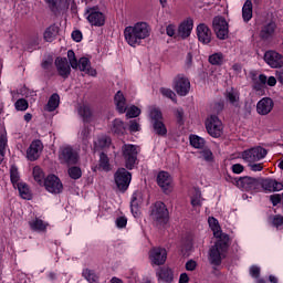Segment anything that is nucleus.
Segmentation results:
<instances>
[{
  "instance_id": "nucleus-35",
  "label": "nucleus",
  "mask_w": 283,
  "mask_h": 283,
  "mask_svg": "<svg viewBox=\"0 0 283 283\" xmlns=\"http://www.w3.org/2000/svg\"><path fill=\"white\" fill-rule=\"evenodd\" d=\"M33 178L35 182L40 185V187H43V185L45 184V172H43V169H41V167H33Z\"/></svg>"
},
{
  "instance_id": "nucleus-62",
  "label": "nucleus",
  "mask_w": 283,
  "mask_h": 283,
  "mask_svg": "<svg viewBox=\"0 0 283 283\" xmlns=\"http://www.w3.org/2000/svg\"><path fill=\"white\" fill-rule=\"evenodd\" d=\"M250 275H251V277H255V279L260 277V268L256 265L251 266Z\"/></svg>"
},
{
  "instance_id": "nucleus-34",
  "label": "nucleus",
  "mask_w": 283,
  "mask_h": 283,
  "mask_svg": "<svg viewBox=\"0 0 283 283\" xmlns=\"http://www.w3.org/2000/svg\"><path fill=\"white\" fill-rule=\"evenodd\" d=\"M98 169L101 171H112V165L109 164V157L105 153H101Z\"/></svg>"
},
{
  "instance_id": "nucleus-11",
  "label": "nucleus",
  "mask_w": 283,
  "mask_h": 283,
  "mask_svg": "<svg viewBox=\"0 0 283 283\" xmlns=\"http://www.w3.org/2000/svg\"><path fill=\"white\" fill-rule=\"evenodd\" d=\"M59 158L66 165H76V163H78V153H76L72 146H62L60 148Z\"/></svg>"
},
{
  "instance_id": "nucleus-27",
  "label": "nucleus",
  "mask_w": 283,
  "mask_h": 283,
  "mask_svg": "<svg viewBox=\"0 0 283 283\" xmlns=\"http://www.w3.org/2000/svg\"><path fill=\"white\" fill-rule=\"evenodd\" d=\"M29 226L32 231H36L38 233H45V231H48V222L36 217L29 221Z\"/></svg>"
},
{
  "instance_id": "nucleus-13",
  "label": "nucleus",
  "mask_w": 283,
  "mask_h": 283,
  "mask_svg": "<svg viewBox=\"0 0 283 283\" xmlns=\"http://www.w3.org/2000/svg\"><path fill=\"white\" fill-rule=\"evenodd\" d=\"M264 61L273 70H280L283 67V55L276 51H266L264 53Z\"/></svg>"
},
{
  "instance_id": "nucleus-4",
  "label": "nucleus",
  "mask_w": 283,
  "mask_h": 283,
  "mask_svg": "<svg viewBox=\"0 0 283 283\" xmlns=\"http://www.w3.org/2000/svg\"><path fill=\"white\" fill-rule=\"evenodd\" d=\"M150 218L157 222V224H166L169 218V210H167V206H165L163 201L155 202L150 209Z\"/></svg>"
},
{
  "instance_id": "nucleus-38",
  "label": "nucleus",
  "mask_w": 283,
  "mask_h": 283,
  "mask_svg": "<svg viewBox=\"0 0 283 283\" xmlns=\"http://www.w3.org/2000/svg\"><path fill=\"white\" fill-rule=\"evenodd\" d=\"M153 129L157 136H167V126H165V123L163 120L155 122L153 124Z\"/></svg>"
},
{
  "instance_id": "nucleus-42",
  "label": "nucleus",
  "mask_w": 283,
  "mask_h": 283,
  "mask_svg": "<svg viewBox=\"0 0 283 283\" xmlns=\"http://www.w3.org/2000/svg\"><path fill=\"white\" fill-rule=\"evenodd\" d=\"M227 99L229 101V103H231V105H233L234 107H238L240 95L233 88H231L227 93Z\"/></svg>"
},
{
  "instance_id": "nucleus-61",
  "label": "nucleus",
  "mask_w": 283,
  "mask_h": 283,
  "mask_svg": "<svg viewBox=\"0 0 283 283\" xmlns=\"http://www.w3.org/2000/svg\"><path fill=\"white\" fill-rule=\"evenodd\" d=\"M272 224L274 226V227H282L283 226V217L282 216H280V214H276L274 218H273V220H272Z\"/></svg>"
},
{
  "instance_id": "nucleus-59",
  "label": "nucleus",
  "mask_w": 283,
  "mask_h": 283,
  "mask_svg": "<svg viewBox=\"0 0 283 283\" xmlns=\"http://www.w3.org/2000/svg\"><path fill=\"white\" fill-rule=\"evenodd\" d=\"M198 263L195 260L186 262V271H196Z\"/></svg>"
},
{
  "instance_id": "nucleus-6",
  "label": "nucleus",
  "mask_w": 283,
  "mask_h": 283,
  "mask_svg": "<svg viewBox=\"0 0 283 283\" xmlns=\"http://www.w3.org/2000/svg\"><path fill=\"white\" fill-rule=\"evenodd\" d=\"M266 149L262 148L261 146H256L253 148H249L242 153V159L244 163H248V165H251L253 163H258V160H262V158H266Z\"/></svg>"
},
{
  "instance_id": "nucleus-53",
  "label": "nucleus",
  "mask_w": 283,
  "mask_h": 283,
  "mask_svg": "<svg viewBox=\"0 0 283 283\" xmlns=\"http://www.w3.org/2000/svg\"><path fill=\"white\" fill-rule=\"evenodd\" d=\"M91 129L87 126H84L80 132V138L84 143V145H87V139L90 138Z\"/></svg>"
},
{
  "instance_id": "nucleus-48",
  "label": "nucleus",
  "mask_w": 283,
  "mask_h": 283,
  "mask_svg": "<svg viewBox=\"0 0 283 283\" xmlns=\"http://www.w3.org/2000/svg\"><path fill=\"white\" fill-rule=\"evenodd\" d=\"M67 59L71 67L73 70H78V61L76 60V54L72 50L67 51Z\"/></svg>"
},
{
  "instance_id": "nucleus-10",
  "label": "nucleus",
  "mask_w": 283,
  "mask_h": 283,
  "mask_svg": "<svg viewBox=\"0 0 283 283\" xmlns=\"http://www.w3.org/2000/svg\"><path fill=\"white\" fill-rule=\"evenodd\" d=\"M232 182L241 191H255L260 187V180L252 177H240L239 179H233Z\"/></svg>"
},
{
  "instance_id": "nucleus-60",
  "label": "nucleus",
  "mask_w": 283,
  "mask_h": 283,
  "mask_svg": "<svg viewBox=\"0 0 283 283\" xmlns=\"http://www.w3.org/2000/svg\"><path fill=\"white\" fill-rule=\"evenodd\" d=\"M129 132H133V133L140 132V124H138V122H136L135 119L130 120Z\"/></svg>"
},
{
  "instance_id": "nucleus-17",
  "label": "nucleus",
  "mask_w": 283,
  "mask_h": 283,
  "mask_svg": "<svg viewBox=\"0 0 283 283\" xmlns=\"http://www.w3.org/2000/svg\"><path fill=\"white\" fill-rule=\"evenodd\" d=\"M41 151H43V143L39 139L33 140L27 149L28 160H31V163H33L34 160H39Z\"/></svg>"
},
{
  "instance_id": "nucleus-40",
  "label": "nucleus",
  "mask_w": 283,
  "mask_h": 283,
  "mask_svg": "<svg viewBox=\"0 0 283 283\" xmlns=\"http://www.w3.org/2000/svg\"><path fill=\"white\" fill-rule=\"evenodd\" d=\"M190 145L195 147V149H202V147H205V138L198 135H190Z\"/></svg>"
},
{
  "instance_id": "nucleus-14",
  "label": "nucleus",
  "mask_w": 283,
  "mask_h": 283,
  "mask_svg": "<svg viewBox=\"0 0 283 283\" xmlns=\"http://www.w3.org/2000/svg\"><path fill=\"white\" fill-rule=\"evenodd\" d=\"M149 260L156 266L165 264L167 262V250L165 248H153L149 251Z\"/></svg>"
},
{
  "instance_id": "nucleus-46",
  "label": "nucleus",
  "mask_w": 283,
  "mask_h": 283,
  "mask_svg": "<svg viewBox=\"0 0 283 283\" xmlns=\"http://www.w3.org/2000/svg\"><path fill=\"white\" fill-rule=\"evenodd\" d=\"M192 207H202V193L200 190H195V195L191 197Z\"/></svg>"
},
{
  "instance_id": "nucleus-18",
  "label": "nucleus",
  "mask_w": 283,
  "mask_h": 283,
  "mask_svg": "<svg viewBox=\"0 0 283 283\" xmlns=\"http://www.w3.org/2000/svg\"><path fill=\"white\" fill-rule=\"evenodd\" d=\"M273 99L271 97H263L261 101L256 104V112L260 114V116H268V114H271L273 112L274 107Z\"/></svg>"
},
{
  "instance_id": "nucleus-41",
  "label": "nucleus",
  "mask_w": 283,
  "mask_h": 283,
  "mask_svg": "<svg viewBox=\"0 0 283 283\" xmlns=\"http://www.w3.org/2000/svg\"><path fill=\"white\" fill-rule=\"evenodd\" d=\"M10 180L13 186H19V180H21V176L19 175V168L17 166H11L10 168Z\"/></svg>"
},
{
  "instance_id": "nucleus-16",
  "label": "nucleus",
  "mask_w": 283,
  "mask_h": 283,
  "mask_svg": "<svg viewBox=\"0 0 283 283\" xmlns=\"http://www.w3.org/2000/svg\"><path fill=\"white\" fill-rule=\"evenodd\" d=\"M143 202H145L143 191H135L130 199V211L134 218H138L140 216V205H143Z\"/></svg>"
},
{
  "instance_id": "nucleus-36",
  "label": "nucleus",
  "mask_w": 283,
  "mask_h": 283,
  "mask_svg": "<svg viewBox=\"0 0 283 283\" xmlns=\"http://www.w3.org/2000/svg\"><path fill=\"white\" fill-rule=\"evenodd\" d=\"M111 130L117 136H123V134H125V123H123L120 119L113 120Z\"/></svg>"
},
{
  "instance_id": "nucleus-15",
  "label": "nucleus",
  "mask_w": 283,
  "mask_h": 283,
  "mask_svg": "<svg viewBox=\"0 0 283 283\" xmlns=\"http://www.w3.org/2000/svg\"><path fill=\"white\" fill-rule=\"evenodd\" d=\"M189 90H191V82H189V78L182 75L175 78V91L179 96H187Z\"/></svg>"
},
{
  "instance_id": "nucleus-37",
  "label": "nucleus",
  "mask_w": 283,
  "mask_h": 283,
  "mask_svg": "<svg viewBox=\"0 0 283 283\" xmlns=\"http://www.w3.org/2000/svg\"><path fill=\"white\" fill-rule=\"evenodd\" d=\"M18 191L23 200L32 199V192H30V187H28L25 184H18Z\"/></svg>"
},
{
  "instance_id": "nucleus-9",
  "label": "nucleus",
  "mask_w": 283,
  "mask_h": 283,
  "mask_svg": "<svg viewBox=\"0 0 283 283\" xmlns=\"http://www.w3.org/2000/svg\"><path fill=\"white\" fill-rule=\"evenodd\" d=\"M212 28L216 35L221 40L228 39L229 36V22L223 17H216L212 21Z\"/></svg>"
},
{
  "instance_id": "nucleus-22",
  "label": "nucleus",
  "mask_w": 283,
  "mask_h": 283,
  "mask_svg": "<svg viewBox=\"0 0 283 283\" xmlns=\"http://www.w3.org/2000/svg\"><path fill=\"white\" fill-rule=\"evenodd\" d=\"M197 36L200 43H203V45L211 43V29H209V27H207L205 23L199 24L197 27Z\"/></svg>"
},
{
  "instance_id": "nucleus-25",
  "label": "nucleus",
  "mask_w": 283,
  "mask_h": 283,
  "mask_svg": "<svg viewBox=\"0 0 283 283\" xmlns=\"http://www.w3.org/2000/svg\"><path fill=\"white\" fill-rule=\"evenodd\" d=\"M157 277L159 282L171 283L174 282V271L169 268H161L157 271Z\"/></svg>"
},
{
  "instance_id": "nucleus-49",
  "label": "nucleus",
  "mask_w": 283,
  "mask_h": 283,
  "mask_svg": "<svg viewBox=\"0 0 283 283\" xmlns=\"http://www.w3.org/2000/svg\"><path fill=\"white\" fill-rule=\"evenodd\" d=\"M69 176L73 180H78V178H81V176H83V171L81 170V168L74 166L69 169Z\"/></svg>"
},
{
  "instance_id": "nucleus-58",
  "label": "nucleus",
  "mask_w": 283,
  "mask_h": 283,
  "mask_svg": "<svg viewBox=\"0 0 283 283\" xmlns=\"http://www.w3.org/2000/svg\"><path fill=\"white\" fill-rule=\"evenodd\" d=\"M166 34H167V36H176V25L175 24H168L166 27Z\"/></svg>"
},
{
  "instance_id": "nucleus-52",
  "label": "nucleus",
  "mask_w": 283,
  "mask_h": 283,
  "mask_svg": "<svg viewBox=\"0 0 283 283\" xmlns=\"http://www.w3.org/2000/svg\"><path fill=\"white\" fill-rule=\"evenodd\" d=\"M200 158L206 163H213V153L210 149H203L200 151Z\"/></svg>"
},
{
  "instance_id": "nucleus-23",
  "label": "nucleus",
  "mask_w": 283,
  "mask_h": 283,
  "mask_svg": "<svg viewBox=\"0 0 283 283\" xmlns=\"http://www.w3.org/2000/svg\"><path fill=\"white\" fill-rule=\"evenodd\" d=\"M114 103L116 109L119 114H125L127 112V99L122 91H118L114 96Z\"/></svg>"
},
{
  "instance_id": "nucleus-21",
  "label": "nucleus",
  "mask_w": 283,
  "mask_h": 283,
  "mask_svg": "<svg viewBox=\"0 0 283 283\" xmlns=\"http://www.w3.org/2000/svg\"><path fill=\"white\" fill-rule=\"evenodd\" d=\"M191 30H193V20H185L179 24L175 39L176 36H179L180 39H188V36H191Z\"/></svg>"
},
{
  "instance_id": "nucleus-51",
  "label": "nucleus",
  "mask_w": 283,
  "mask_h": 283,
  "mask_svg": "<svg viewBox=\"0 0 283 283\" xmlns=\"http://www.w3.org/2000/svg\"><path fill=\"white\" fill-rule=\"evenodd\" d=\"M14 107L18 112H25L29 107L28 101L25 98H20L15 102Z\"/></svg>"
},
{
  "instance_id": "nucleus-28",
  "label": "nucleus",
  "mask_w": 283,
  "mask_h": 283,
  "mask_svg": "<svg viewBox=\"0 0 283 283\" xmlns=\"http://www.w3.org/2000/svg\"><path fill=\"white\" fill-rule=\"evenodd\" d=\"M259 82L260 84H256L254 86V90H262V87H264V84L266 83L270 87H275V85H277V78L275 76H270L266 77V75L261 74L259 75Z\"/></svg>"
},
{
  "instance_id": "nucleus-44",
  "label": "nucleus",
  "mask_w": 283,
  "mask_h": 283,
  "mask_svg": "<svg viewBox=\"0 0 283 283\" xmlns=\"http://www.w3.org/2000/svg\"><path fill=\"white\" fill-rule=\"evenodd\" d=\"M151 124L163 120V113L158 108H151L149 113Z\"/></svg>"
},
{
  "instance_id": "nucleus-30",
  "label": "nucleus",
  "mask_w": 283,
  "mask_h": 283,
  "mask_svg": "<svg viewBox=\"0 0 283 283\" xmlns=\"http://www.w3.org/2000/svg\"><path fill=\"white\" fill-rule=\"evenodd\" d=\"M276 28L277 25L275 24V22H269L264 24L260 33L261 39H264V40L271 39V36L275 34Z\"/></svg>"
},
{
  "instance_id": "nucleus-50",
  "label": "nucleus",
  "mask_w": 283,
  "mask_h": 283,
  "mask_svg": "<svg viewBox=\"0 0 283 283\" xmlns=\"http://www.w3.org/2000/svg\"><path fill=\"white\" fill-rule=\"evenodd\" d=\"M127 118H138L140 116V108L138 106H130L126 112Z\"/></svg>"
},
{
  "instance_id": "nucleus-64",
  "label": "nucleus",
  "mask_w": 283,
  "mask_h": 283,
  "mask_svg": "<svg viewBox=\"0 0 283 283\" xmlns=\"http://www.w3.org/2000/svg\"><path fill=\"white\" fill-rule=\"evenodd\" d=\"M232 171L233 174H242V171H244V166L241 164H234L232 165Z\"/></svg>"
},
{
  "instance_id": "nucleus-43",
  "label": "nucleus",
  "mask_w": 283,
  "mask_h": 283,
  "mask_svg": "<svg viewBox=\"0 0 283 283\" xmlns=\"http://www.w3.org/2000/svg\"><path fill=\"white\" fill-rule=\"evenodd\" d=\"M209 63L211 65H222L224 63V55L222 53H213L209 56Z\"/></svg>"
},
{
  "instance_id": "nucleus-56",
  "label": "nucleus",
  "mask_w": 283,
  "mask_h": 283,
  "mask_svg": "<svg viewBox=\"0 0 283 283\" xmlns=\"http://www.w3.org/2000/svg\"><path fill=\"white\" fill-rule=\"evenodd\" d=\"M270 200H271L273 207H277V205H280V202H282V195H279V193L272 195V196H270Z\"/></svg>"
},
{
  "instance_id": "nucleus-32",
  "label": "nucleus",
  "mask_w": 283,
  "mask_h": 283,
  "mask_svg": "<svg viewBox=\"0 0 283 283\" xmlns=\"http://www.w3.org/2000/svg\"><path fill=\"white\" fill-rule=\"evenodd\" d=\"M61 103V96L54 93L50 96L48 104L45 105L44 109L46 112H54Z\"/></svg>"
},
{
  "instance_id": "nucleus-63",
  "label": "nucleus",
  "mask_w": 283,
  "mask_h": 283,
  "mask_svg": "<svg viewBox=\"0 0 283 283\" xmlns=\"http://www.w3.org/2000/svg\"><path fill=\"white\" fill-rule=\"evenodd\" d=\"M52 63H53L52 57L43 60V62H42L43 70H48V71L52 70Z\"/></svg>"
},
{
  "instance_id": "nucleus-57",
  "label": "nucleus",
  "mask_w": 283,
  "mask_h": 283,
  "mask_svg": "<svg viewBox=\"0 0 283 283\" xmlns=\"http://www.w3.org/2000/svg\"><path fill=\"white\" fill-rule=\"evenodd\" d=\"M48 3L49 8L52 12H56V9L60 8L59 2L56 0H44Z\"/></svg>"
},
{
  "instance_id": "nucleus-12",
  "label": "nucleus",
  "mask_w": 283,
  "mask_h": 283,
  "mask_svg": "<svg viewBox=\"0 0 283 283\" xmlns=\"http://www.w3.org/2000/svg\"><path fill=\"white\" fill-rule=\"evenodd\" d=\"M42 187H44L49 193H61L63 191V184L61 182V179H59V177L55 175H49L44 179Z\"/></svg>"
},
{
  "instance_id": "nucleus-45",
  "label": "nucleus",
  "mask_w": 283,
  "mask_h": 283,
  "mask_svg": "<svg viewBox=\"0 0 283 283\" xmlns=\"http://www.w3.org/2000/svg\"><path fill=\"white\" fill-rule=\"evenodd\" d=\"M77 113L84 120H90V117L92 116V111L85 105L80 106Z\"/></svg>"
},
{
  "instance_id": "nucleus-20",
  "label": "nucleus",
  "mask_w": 283,
  "mask_h": 283,
  "mask_svg": "<svg viewBox=\"0 0 283 283\" xmlns=\"http://www.w3.org/2000/svg\"><path fill=\"white\" fill-rule=\"evenodd\" d=\"M55 67L62 78H67L72 72V69L70 67V62H67L66 57H57L55 60Z\"/></svg>"
},
{
  "instance_id": "nucleus-33",
  "label": "nucleus",
  "mask_w": 283,
  "mask_h": 283,
  "mask_svg": "<svg viewBox=\"0 0 283 283\" xmlns=\"http://www.w3.org/2000/svg\"><path fill=\"white\" fill-rule=\"evenodd\" d=\"M112 145V138L101 135L97 137V139L94 142L95 149H106V147H109Z\"/></svg>"
},
{
  "instance_id": "nucleus-19",
  "label": "nucleus",
  "mask_w": 283,
  "mask_h": 283,
  "mask_svg": "<svg viewBox=\"0 0 283 283\" xmlns=\"http://www.w3.org/2000/svg\"><path fill=\"white\" fill-rule=\"evenodd\" d=\"M174 182V179H171V175L167 171H160L157 175V184L165 191V193L171 191V185Z\"/></svg>"
},
{
  "instance_id": "nucleus-3",
  "label": "nucleus",
  "mask_w": 283,
  "mask_h": 283,
  "mask_svg": "<svg viewBox=\"0 0 283 283\" xmlns=\"http://www.w3.org/2000/svg\"><path fill=\"white\" fill-rule=\"evenodd\" d=\"M122 154L126 169H134V167H136V163H138V146L125 144L122 147Z\"/></svg>"
},
{
  "instance_id": "nucleus-5",
  "label": "nucleus",
  "mask_w": 283,
  "mask_h": 283,
  "mask_svg": "<svg viewBox=\"0 0 283 283\" xmlns=\"http://www.w3.org/2000/svg\"><path fill=\"white\" fill-rule=\"evenodd\" d=\"M114 180L117 189L125 193L132 184V172L125 168H118L114 175Z\"/></svg>"
},
{
  "instance_id": "nucleus-39",
  "label": "nucleus",
  "mask_w": 283,
  "mask_h": 283,
  "mask_svg": "<svg viewBox=\"0 0 283 283\" xmlns=\"http://www.w3.org/2000/svg\"><path fill=\"white\" fill-rule=\"evenodd\" d=\"M82 275L90 283H98V275H96V272H94L93 270L85 269L83 270Z\"/></svg>"
},
{
  "instance_id": "nucleus-7",
  "label": "nucleus",
  "mask_w": 283,
  "mask_h": 283,
  "mask_svg": "<svg viewBox=\"0 0 283 283\" xmlns=\"http://www.w3.org/2000/svg\"><path fill=\"white\" fill-rule=\"evenodd\" d=\"M206 129L212 138H220L222 136V122L218 116L211 115L206 122Z\"/></svg>"
},
{
  "instance_id": "nucleus-1",
  "label": "nucleus",
  "mask_w": 283,
  "mask_h": 283,
  "mask_svg": "<svg viewBox=\"0 0 283 283\" xmlns=\"http://www.w3.org/2000/svg\"><path fill=\"white\" fill-rule=\"evenodd\" d=\"M150 34L151 27L147 22H137L124 29L125 41L130 48H138L145 39H149Z\"/></svg>"
},
{
  "instance_id": "nucleus-54",
  "label": "nucleus",
  "mask_w": 283,
  "mask_h": 283,
  "mask_svg": "<svg viewBox=\"0 0 283 283\" xmlns=\"http://www.w3.org/2000/svg\"><path fill=\"white\" fill-rule=\"evenodd\" d=\"M160 94H163V96H166V98H170V101H176V93H174L171 88L161 87Z\"/></svg>"
},
{
  "instance_id": "nucleus-55",
  "label": "nucleus",
  "mask_w": 283,
  "mask_h": 283,
  "mask_svg": "<svg viewBox=\"0 0 283 283\" xmlns=\"http://www.w3.org/2000/svg\"><path fill=\"white\" fill-rule=\"evenodd\" d=\"M115 223L118 229H125L127 227V219L125 217H118Z\"/></svg>"
},
{
  "instance_id": "nucleus-31",
  "label": "nucleus",
  "mask_w": 283,
  "mask_h": 283,
  "mask_svg": "<svg viewBox=\"0 0 283 283\" xmlns=\"http://www.w3.org/2000/svg\"><path fill=\"white\" fill-rule=\"evenodd\" d=\"M242 19L245 23L253 19V2L251 0H247L242 7Z\"/></svg>"
},
{
  "instance_id": "nucleus-2",
  "label": "nucleus",
  "mask_w": 283,
  "mask_h": 283,
  "mask_svg": "<svg viewBox=\"0 0 283 283\" xmlns=\"http://www.w3.org/2000/svg\"><path fill=\"white\" fill-rule=\"evenodd\" d=\"M227 249H229V235H224L223 239L218 241L209 250V262L213 266H220L222 260L227 258Z\"/></svg>"
},
{
  "instance_id": "nucleus-26",
  "label": "nucleus",
  "mask_w": 283,
  "mask_h": 283,
  "mask_svg": "<svg viewBox=\"0 0 283 283\" xmlns=\"http://www.w3.org/2000/svg\"><path fill=\"white\" fill-rule=\"evenodd\" d=\"M208 224L212 229L213 235H214V238H217V240H222V239H224V235H229V234L222 232V230L220 229V224H218V219H216L213 217H209Z\"/></svg>"
},
{
  "instance_id": "nucleus-29",
  "label": "nucleus",
  "mask_w": 283,
  "mask_h": 283,
  "mask_svg": "<svg viewBox=\"0 0 283 283\" xmlns=\"http://www.w3.org/2000/svg\"><path fill=\"white\" fill-rule=\"evenodd\" d=\"M262 187L265 191H282L283 185L282 182H277L275 179H265L262 182Z\"/></svg>"
},
{
  "instance_id": "nucleus-8",
  "label": "nucleus",
  "mask_w": 283,
  "mask_h": 283,
  "mask_svg": "<svg viewBox=\"0 0 283 283\" xmlns=\"http://www.w3.org/2000/svg\"><path fill=\"white\" fill-rule=\"evenodd\" d=\"M86 19L91 25H95V28H101L105 25V14L98 10V7L87 8L85 11Z\"/></svg>"
},
{
  "instance_id": "nucleus-47",
  "label": "nucleus",
  "mask_w": 283,
  "mask_h": 283,
  "mask_svg": "<svg viewBox=\"0 0 283 283\" xmlns=\"http://www.w3.org/2000/svg\"><path fill=\"white\" fill-rule=\"evenodd\" d=\"M54 36H56V30L54 27H49L44 31V40L48 41V43H52L54 41Z\"/></svg>"
},
{
  "instance_id": "nucleus-24",
  "label": "nucleus",
  "mask_w": 283,
  "mask_h": 283,
  "mask_svg": "<svg viewBox=\"0 0 283 283\" xmlns=\"http://www.w3.org/2000/svg\"><path fill=\"white\" fill-rule=\"evenodd\" d=\"M77 67L81 72L90 74V76H96V70L92 69V64L87 57H81L77 62Z\"/></svg>"
}]
</instances>
